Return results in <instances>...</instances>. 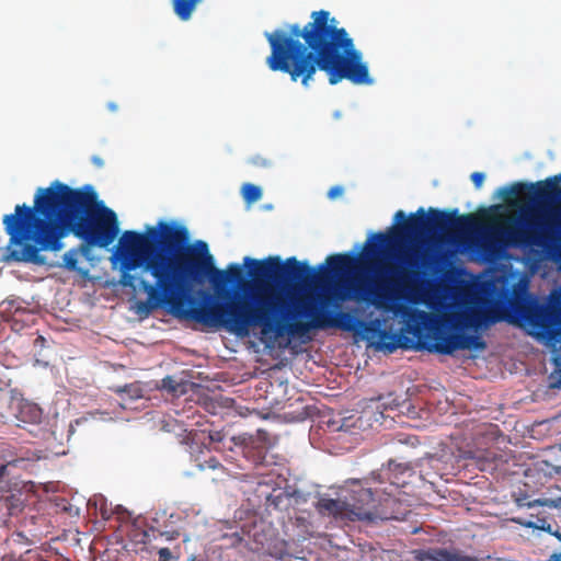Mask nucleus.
Wrapping results in <instances>:
<instances>
[{"instance_id": "obj_1", "label": "nucleus", "mask_w": 561, "mask_h": 561, "mask_svg": "<svg viewBox=\"0 0 561 561\" xmlns=\"http://www.w3.org/2000/svg\"><path fill=\"white\" fill-rule=\"evenodd\" d=\"M560 183L561 174L540 183V194L527 204L520 186L503 187L499 193L506 204L493 206L480 220L472 216L450 220L444 214L433 211L408 218L401 225L404 213L400 210L394 216L397 227L374 236L369 248H375L381 255H392L401 249L403 234L443 227L458 241L454 252L468 253L479 262H494L507 245H526L529 248L526 266L533 274L542 271L541 275L546 276L549 263L561 268V250L553 238L561 228V206L550 196L561 190Z\"/></svg>"}, {"instance_id": "obj_2", "label": "nucleus", "mask_w": 561, "mask_h": 561, "mask_svg": "<svg viewBox=\"0 0 561 561\" xmlns=\"http://www.w3.org/2000/svg\"><path fill=\"white\" fill-rule=\"evenodd\" d=\"M528 279L519 282L515 290V301H505L502 294H480L453 289L442 295L445 300L431 311L420 309V304L404 298L389 299L381 306L382 319L359 323L348 313L336 316L334 324L347 331H355L369 346L378 351L392 353L401 345V334L392 332L389 320H398L400 333H420L433 324H450L466 329L488 328L493 323L506 321L525 330L538 341L551 348L553 362L561 368V330L558 316L549 308L538 306L527 294Z\"/></svg>"}, {"instance_id": "obj_3", "label": "nucleus", "mask_w": 561, "mask_h": 561, "mask_svg": "<svg viewBox=\"0 0 561 561\" xmlns=\"http://www.w3.org/2000/svg\"><path fill=\"white\" fill-rule=\"evenodd\" d=\"M3 225L10 236L9 257L34 265H45V253L60 251L70 233L88 245L106 248L119 231L116 214L98 201L91 186L73 190L58 181L37 190L32 208L16 205Z\"/></svg>"}, {"instance_id": "obj_4", "label": "nucleus", "mask_w": 561, "mask_h": 561, "mask_svg": "<svg viewBox=\"0 0 561 561\" xmlns=\"http://www.w3.org/2000/svg\"><path fill=\"white\" fill-rule=\"evenodd\" d=\"M184 239V228L174 221L160 220L157 225H147L142 232L124 231L114 245L110 262L114 271L121 274V284L135 287V272L149 273L156 285L141 282L147 295L146 304L139 311H149L168 301V290L186 278L203 276L216 290L225 283L241 275V266L232 263L226 270L215 266L214 256L207 243L197 241L186 249L175 245Z\"/></svg>"}, {"instance_id": "obj_5", "label": "nucleus", "mask_w": 561, "mask_h": 561, "mask_svg": "<svg viewBox=\"0 0 561 561\" xmlns=\"http://www.w3.org/2000/svg\"><path fill=\"white\" fill-rule=\"evenodd\" d=\"M272 54L266 62L273 71L288 72L294 81L302 79L308 87L316 69L325 71L331 84L347 79L354 84H373L368 66L353 39L327 11L312 13V22L301 33L297 25L290 31L266 33Z\"/></svg>"}, {"instance_id": "obj_6", "label": "nucleus", "mask_w": 561, "mask_h": 561, "mask_svg": "<svg viewBox=\"0 0 561 561\" xmlns=\"http://www.w3.org/2000/svg\"><path fill=\"white\" fill-rule=\"evenodd\" d=\"M289 295L290 288L287 285L254 279L244 285L243 298L239 301L238 311L230 310L222 313L216 307L183 310L182 306L171 297L170 289L168 290V301L162 306H169L172 313L178 317L209 327L222 324L230 333L240 337L248 336L252 327H260L262 335L270 336L273 332V317L287 304Z\"/></svg>"}, {"instance_id": "obj_7", "label": "nucleus", "mask_w": 561, "mask_h": 561, "mask_svg": "<svg viewBox=\"0 0 561 561\" xmlns=\"http://www.w3.org/2000/svg\"><path fill=\"white\" fill-rule=\"evenodd\" d=\"M373 503V494L359 483H354L350 496L344 500L321 499L319 508L321 512L341 519H363L370 516L369 506Z\"/></svg>"}, {"instance_id": "obj_8", "label": "nucleus", "mask_w": 561, "mask_h": 561, "mask_svg": "<svg viewBox=\"0 0 561 561\" xmlns=\"http://www.w3.org/2000/svg\"><path fill=\"white\" fill-rule=\"evenodd\" d=\"M370 249H367L359 257H352L346 254H335L327 259L325 265L319 268L317 277L320 280L332 279L337 284L345 285L346 289L354 287L358 270L368 262ZM341 299L351 298L348 290L336 294Z\"/></svg>"}, {"instance_id": "obj_9", "label": "nucleus", "mask_w": 561, "mask_h": 561, "mask_svg": "<svg viewBox=\"0 0 561 561\" xmlns=\"http://www.w3.org/2000/svg\"><path fill=\"white\" fill-rule=\"evenodd\" d=\"M436 346L443 353H453L456 350H482L484 347L479 337L466 336L463 334H453L448 337H443Z\"/></svg>"}, {"instance_id": "obj_10", "label": "nucleus", "mask_w": 561, "mask_h": 561, "mask_svg": "<svg viewBox=\"0 0 561 561\" xmlns=\"http://www.w3.org/2000/svg\"><path fill=\"white\" fill-rule=\"evenodd\" d=\"M278 265L279 260L277 257H268L264 261H259L249 256L243 259V267L249 270V272L254 276L267 274L278 267Z\"/></svg>"}, {"instance_id": "obj_11", "label": "nucleus", "mask_w": 561, "mask_h": 561, "mask_svg": "<svg viewBox=\"0 0 561 561\" xmlns=\"http://www.w3.org/2000/svg\"><path fill=\"white\" fill-rule=\"evenodd\" d=\"M88 252H89V249H88V247H84V245L78 250H76V249L69 250L68 252H66L64 254V257H62L65 267H67L68 270L77 271L82 276H87L89 274V270L80 266V262H81V259L88 254Z\"/></svg>"}, {"instance_id": "obj_12", "label": "nucleus", "mask_w": 561, "mask_h": 561, "mask_svg": "<svg viewBox=\"0 0 561 561\" xmlns=\"http://www.w3.org/2000/svg\"><path fill=\"white\" fill-rule=\"evenodd\" d=\"M19 419L25 423H37L42 419V410L32 402H22L19 409Z\"/></svg>"}, {"instance_id": "obj_13", "label": "nucleus", "mask_w": 561, "mask_h": 561, "mask_svg": "<svg viewBox=\"0 0 561 561\" xmlns=\"http://www.w3.org/2000/svg\"><path fill=\"white\" fill-rule=\"evenodd\" d=\"M201 1L202 0H173L174 11L181 20H188L196 4Z\"/></svg>"}, {"instance_id": "obj_14", "label": "nucleus", "mask_w": 561, "mask_h": 561, "mask_svg": "<svg viewBox=\"0 0 561 561\" xmlns=\"http://www.w3.org/2000/svg\"><path fill=\"white\" fill-rule=\"evenodd\" d=\"M242 196L248 204H252L261 198L262 191L259 186L248 183L242 186Z\"/></svg>"}, {"instance_id": "obj_15", "label": "nucleus", "mask_w": 561, "mask_h": 561, "mask_svg": "<svg viewBox=\"0 0 561 561\" xmlns=\"http://www.w3.org/2000/svg\"><path fill=\"white\" fill-rule=\"evenodd\" d=\"M435 553H436L435 559L437 561H473L470 558L453 554L446 550H439V551H436Z\"/></svg>"}, {"instance_id": "obj_16", "label": "nucleus", "mask_w": 561, "mask_h": 561, "mask_svg": "<svg viewBox=\"0 0 561 561\" xmlns=\"http://www.w3.org/2000/svg\"><path fill=\"white\" fill-rule=\"evenodd\" d=\"M484 174L483 173H480V172H474L471 174V180L473 182V184L476 185V187L480 188L484 182Z\"/></svg>"}, {"instance_id": "obj_17", "label": "nucleus", "mask_w": 561, "mask_h": 561, "mask_svg": "<svg viewBox=\"0 0 561 561\" xmlns=\"http://www.w3.org/2000/svg\"><path fill=\"white\" fill-rule=\"evenodd\" d=\"M342 194H343V187L342 186H334V187H332L329 191L328 196L331 199H335V198L342 196Z\"/></svg>"}, {"instance_id": "obj_18", "label": "nucleus", "mask_w": 561, "mask_h": 561, "mask_svg": "<svg viewBox=\"0 0 561 561\" xmlns=\"http://www.w3.org/2000/svg\"><path fill=\"white\" fill-rule=\"evenodd\" d=\"M5 469H7V465L0 466V477H2L4 474Z\"/></svg>"}, {"instance_id": "obj_19", "label": "nucleus", "mask_w": 561, "mask_h": 561, "mask_svg": "<svg viewBox=\"0 0 561 561\" xmlns=\"http://www.w3.org/2000/svg\"><path fill=\"white\" fill-rule=\"evenodd\" d=\"M161 557H164V554H169V551L167 549H162L160 551Z\"/></svg>"}, {"instance_id": "obj_20", "label": "nucleus", "mask_w": 561, "mask_h": 561, "mask_svg": "<svg viewBox=\"0 0 561 561\" xmlns=\"http://www.w3.org/2000/svg\"><path fill=\"white\" fill-rule=\"evenodd\" d=\"M556 557V561H561V554L560 556H554Z\"/></svg>"}, {"instance_id": "obj_21", "label": "nucleus", "mask_w": 561, "mask_h": 561, "mask_svg": "<svg viewBox=\"0 0 561 561\" xmlns=\"http://www.w3.org/2000/svg\"><path fill=\"white\" fill-rule=\"evenodd\" d=\"M95 163L101 164L100 160L94 159Z\"/></svg>"}]
</instances>
